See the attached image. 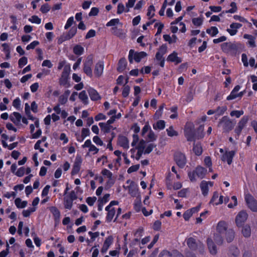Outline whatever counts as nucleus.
I'll return each instance as SVG.
<instances>
[{
	"instance_id": "obj_21",
	"label": "nucleus",
	"mask_w": 257,
	"mask_h": 257,
	"mask_svg": "<svg viewBox=\"0 0 257 257\" xmlns=\"http://www.w3.org/2000/svg\"><path fill=\"white\" fill-rule=\"evenodd\" d=\"M196 175L201 179L203 178L207 172V170L204 168L201 167V166H198L196 167V169L194 170Z\"/></svg>"
},
{
	"instance_id": "obj_11",
	"label": "nucleus",
	"mask_w": 257,
	"mask_h": 257,
	"mask_svg": "<svg viewBox=\"0 0 257 257\" xmlns=\"http://www.w3.org/2000/svg\"><path fill=\"white\" fill-rule=\"evenodd\" d=\"M82 159L81 157L77 156L73 166V168L71 172L72 175L76 174L79 171Z\"/></svg>"
},
{
	"instance_id": "obj_4",
	"label": "nucleus",
	"mask_w": 257,
	"mask_h": 257,
	"mask_svg": "<svg viewBox=\"0 0 257 257\" xmlns=\"http://www.w3.org/2000/svg\"><path fill=\"white\" fill-rule=\"evenodd\" d=\"M184 135L188 141H194L195 139V133L194 126L192 124H187L184 128Z\"/></svg>"
},
{
	"instance_id": "obj_64",
	"label": "nucleus",
	"mask_w": 257,
	"mask_h": 257,
	"mask_svg": "<svg viewBox=\"0 0 257 257\" xmlns=\"http://www.w3.org/2000/svg\"><path fill=\"white\" fill-rule=\"evenodd\" d=\"M96 197H88L87 199H86V202L87 203V204L90 205V206H92L94 202L96 201Z\"/></svg>"
},
{
	"instance_id": "obj_29",
	"label": "nucleus",
	"mask_w": 257,
	"mask_h": 257,
	"mask_svg": "<svg viewBox=\"0 0 257 257\" xmlns=\"http://www.w3.org/2000/svg\"><path fill=\"white\" fill-rule=\"evenodd\" d=\"M126 64L125 59L124 58H121L118 62L117 70L120 72H122L125 69Z\"/></svg>"
},
{
	"instance_id": "obj_5",
	"label": "nucleus",
	"mask_w": 257,
	"mask_h": 257,
	"mask_svg": "<svg viewBox=\"0 0 257 257\" xmlns=\"http://www.w3.org/2000/svg\"><path fill=\"white\" fill-rule=\"evenodd\" d=\"M70 71V66L69 65L64 66L63 71L62 73L61 77L59 80V83L60 85L64 86L66 87L69 86L68 82V79L69 78Z\"/></svg>"
},
{
	"instance_id": "obj_16",
	"label": "nucleus",
	"mask_w": 257,
	"mask_h": 257,
	"mask_svg": "<svg viewBox=\"0 0 257 257\" xmlns=\"http://www.w3.org/2000/svg\"><path fill=\"white\" fill-rule=\"evenodd\" d=\"M129 193L133 197H136L138 194V185L133 181L131 182L130 186L128 187Z\"/></svg>"
},
{
	"instance_id": "obj_35",
	"label": "nucleus",
	"mask_w": 257,
	"mask_h": 257,
	"mask_svg": "<svg viewBox=\"0 0 257 257\" xmlns=\"http://www.w3.org/2000/svg\"><path fill=\"white\" fill-rule=\"evenodd\" d=\"M105 210L108 212L106 216V220L107 222H109L112 220L115 213V211L114 208H109L108 210Z\"/></svg>"
},
{
	"instance_id": "obj_36",
	"label": "nucleus",
	"mask_w": 257,
	"mask_h": 257,
	"mask_svg": "<svg viewBox=\"0 0 257 257\" xmlns=\"http://www.w3.org/2000/svg\"><path fill=\"white\" fill-rule=\"evenodd\" d=\"M111 31L114 35L121 38L124 37V34L121 29H118L117 27H113L111 29Z\"/></svg>"
},
{
	"instance_id": "obj_43",
	"label": "nucleus",
	"mask_w": 257,
	"mask_h": 257,
	"mask_svg": "<svg viewBox=\"0 0 257 257\" xmlns=\"http://www.w3.org/2000/svg\"><path fill=\"white\" fill-rule=\"evenodd\" d=\"M207 33L214 37L218 33V30L216 27H211L210 28L207 29Z\"/></svg>"
},
{
	"instance_id": "obj_33",
	"label": "nucleus",
	"mask_w": 257,
	"mask_h": 257,
	"mask_svg": "<svg viewBox=\"0 0 257 257\" xmlns=\"http://www.w3.org/2000/svg\"><path fill=\"white\" fill-rule=\"evenodd\" d=\"M222 235L217 232L214 235V240L218 245H221L223 242V238Z\"/></svg>"
},
{
	"instance_id": "obj_49",
	"label": "nucleus",
	"mask_w": 257,
	"mask_h": 257,
	"mask_svg": "<svg viewBox=\"0 0 257 257\" xmlns=\"http://www.w3.org/2000/svg\"><path fill=\"white\" fill-rule=\"evenodd\" d=\"M226 110L227 107L225 106L221 107L218 106L215 110V113H217L218 115H221L225 112Z\"/></svg>"
},
{
	"instance_id": "obj_58",
	"label": "nucleus",
	"mask_w": 257,
	"mask_h": 257,
	"mask_svg": "<svg viewBox=\"0 0 257 257\" xmlns=\"http://www.w3.org/2000/svg\"><path fill=\"white\" fill-rule=\"evenodd\" d=\"M50 8L48 4H45L41 6L40 11L43 13H46L49 11Z\"/></svg>"
},
{
	"instance_id": "obj_22",
	"label": "nucleus",
	"mask_w": 257,
	"mask_h": 257,
	"mask_svg": "<svg viewBox=\"0 0 257 257\" xmlns=\"http://www.w3.org/2000/svg\"><path fill=\"white\" fill-rule=\"evenodd\" d=\"M224 234H225L226 240L228 242H231L234 238L235 232L234 230L231 228H229Z\"/></svg>"
},
{
	"instance_id": "obj_34",
	"label": "nucleus",
	"mask_w": 257,
	"mask_h": 257,
	"mask_svg": "<svg viewBox=\"0 0 257 257\" xmlns=\"http://www.w3.org/2000/svg\"><path fill=\"white\" fill-rule=\"evenodd\" d=\"M50 210L53 214L55 221H59L60 213L58 209L56 207H51L50 209Z\"/></svg>"
},
{
	"instance_id": "obj_39",
	"label": "nucleus",
	"mask_w": 257,
	"mask_h": 257,
	"mask_svg": "<svg viewBox=\"0 0 257 257\" xmlns=\"http://www.w3.org/2000/svg\"><path fill=\"white\" fill-rule=\"evenodd\" d=\"M203 130V125H200L197 129V133H195V139L199 140L204 137Z\"/></svg>"
},
{
	"instance_id": "obj_24",
	"label": "nucleus",
	"mask_w": 257,
	"mask_h": 257,
	"mask_svg": "<svg viewBox=\"0 0 257 257\" xmlns=\"http://www.w3.org/2000/svg\"><path fill=\"white\" fill-rule=\"evenodd\" d=\"M10 118L15 124L18 125L21 121L22 116L19 112H14L13 114L10 115Z\"/></svg>"
},
{
	"instance_id": "obj_47",
	"label": "nucleus",
	"mask_w": 257,
	"mask_h": 257,
	"mask_svg": "<svg viewBox=\"0 0 257 257\" xmlns=\"http://www.w3.org/2000/svg\"><path fill=\"white\" fill-rule=\"evenodd\" d=\"M130 91V86L126 84L124 85L123 87V90H122V95L123 97H126L129 94Z\"/></svg>"
},
{
	"instance_id": "obj_53",
	"label": "nucleus",
	"mask_w": 257,
	"mask_h": 257,
	"mask_svg": "<svg viewBox=\"0 0 257 257\" xmlns=\"http://www.w3.org/2000/svg\"><path fill=\"white\" fill-rule=\"evenodd\" d=\"M89 135H90L89 130L88 128H83L82 130V132H81L82 140H83L86 137L89 136Z\"/></svg>"
},
{
	"instance_id": "obj_2",
	"label": "nucleus",
	"mask_w": 257,
	"mask_h": 257,
	"mask_svg": "<svg viewBox=\"0 0 257 257\" xmlns=\"http://www.w3.org/2000/svg\"><path fill=\"white\" fill-rule=\"evenodd\" d=\"M223 52L231 55H235L238 51V45L231 42L224 43L221 45Z\"/></svg>"
},
{
	"instance_id": "obj_10",
	"label": "nucleus",
	"mask_w": 257,
	"mask_h": 257,
	"mask_svg": "<svg viewBox=\"0 0 257 257\" xmlns=\"http://www.w3.org/2000/svg\"><path fill=\"white\" fill-rule=\"evenodd\" d=\"M175 160L177 164L181 168H183L186 164V158L184 154L181 153H177L175 155Z\"/></svg>"
},
{
	"instance_id": "obj_26",
	"label": "nucleus",
	"mask_w": 257,
	"mask_h": 257,
	"mask_svg": "<svg viewBox=\"0 0 257 257\" xmlns=\"http://www.w3.org/2000/svg\"><path fill=\"white\" fill-rule=\"evenodd\" d=\"M193 152L197 156H200L202 153V148L200 143H194Z\"/></svg>"
},
{
	"instance_id": "obj_12",
	"label": "nucleus",
	"mask_w": 257,
	"mask_h": 257,
	"mask_svg": "<svg viewBox=\"0 0 257 257\" xmlns=\"http://www.w3.org/2000/svg\"><path fill=\"white\" fill-rule=\"evenodd\" d=\"M228 229L227 224L226 222L220 221L218 223L216 226L217 233L224 234Z\"/></svg>"
},
{
	"instance_id": "obj_54",
	"label": "nucleus",
	"mask_w": 257,
	"mask_h": 257,
	"mask_svg": "<svg viewBox=\"0 0 257 257\" xmlns=\"http://www.w3.org/2000/svg\"><path fill=\"white\" fill-rule=\"evenodd\" d=\"M156 147V145L154 144H149L147 148L144 150V154H149L150 153L153 149Z\"/></svg>"
},
{
	"instance_id": "obj_31",
	"label": "nucleus",
	"mask_w": 257,
	"mask_h": 257,
	"mask_svg": "<svg viewBox=\"0 0 257 257\" xmlns=\"http://www.w3.org/2000/svg\"><path fill=\"white\" fill-rule=\"evenodd\" d=\"M73 200L68 196H66L64 198V204L65 208L70 209L72 208Z\"/></svg>"
},
{
	"instance_id": "obj_42",
	"label": "nucleus",
	"mask_w": 257,
	"mask_h": 257,
	"mask_svg": "<svg viewBox=\"0 0 257 257\" xmlns=\"http://www.w3.org/2000/svg\"><path fill=\"white\" fill-rule=\"evenodd\" d=\"M165 126V122L164 120H160L157 122L156 124L153 125V128L155 130H163Z\"/></svg>"
},
{
	"instance_id": "obj_32",
	"label": "nucleus",
	"mask_w": 257,
	"mask_h": 257,
	"mask_svg": "<svg viewBox=\"0 0 257 257\" xmlns=\"http://www.w3.org/2000/svg\"><path fill=\"white\" fill-rule=\"evenodd\" d=\"M79 98L83 102L84 104H87L88 103V98L85 90L82 91L79 94Z\"/></svg>"
},
{
	"instance_id": "obj_37",
	"label": "nucleus",
	"mask_w": 257,
	"mask_h": 257,
	"mask_svg": "<svg viewBox=\"0 0 257 257\" xmlns=\"http://www.w3.org/2000/svg\"><path fill=\"white\" fill-rule=\"evenodd\" d=\"M163 38L166 41L168 42L170 44L176 43L178 39L177 36L175 35H173L172 37H171L169 35H164Z\"/></svg>"
},
{
	"instance_id": "obj_20",
	"label": "nucleus",
	"mask_w": 257,
	"mask_h": 257,
	"mask_svg": "<svg viewBox=\"0 0 257 257\" xmlns=\"http://www.w3.org/2000/svg\"><path fill=\"white\" fill-rule=\"evenodd\" d=\"M118 144L119 146L124 149H128L129 147L128 140L127 138L123 136H120L118 137Z\"/></svg>"
},
{
	"instance_id": "obj_44",
	"label": "nucleus",
	"mask_w": 257,
	"mask_h": 257,
	"mask_svg": "<svg viewBox=\"0 0 257 257\" xmlns=\"http://www.w3.org/2000/svg\"><path fill=\"white\" fill-rule=\"evenodd\" d=\"M84 51V48L80 45H77L73 48V52L77 55H81Z\"/></svg>"
},
{
	"instance_id": "obj_13",
	"label": "nucleus",
	"mask_w": 257,
	"mask_h": 257,
	"mask_svg": "<svg viewBox=\"0 0 257 257\" xmlns=\"http://www.w3.org/2000/svg\"><path fill=\"white\" fill-rule=\"evenodd\" d=\"M235 155V152L234 151H231L229 152H226V153L222 156V160L223 161H226L228 165H230L232 162V159Z\"/></svg>"
},
{
	"instance_id": "obj_18",
	"label": "nucleus",
	"mask_w": 257,
	"mask_h": 257,
	"mask_svg": "<svg viewBox=\"0 0 257 257\" xmlns=\"http://www.w3.org/2000/svg\"><path fill=\"white\" fill-rule=\"evenodd\" d=\"M112 242L113 237L112 236H109L107 237L104 242L103 246L101 249V252L103 253L106 252Z\"/></svg>"
},
{
	"instance_id": "obj_59",
	"label": "nucleus",
	"mask_w": 257,
	"mask_h": 257,
	"mask_svg": "<svg viewBox=\"0 0 257 257\" xmlns=\"http://www.w3.org/2000/svg\"><path fill=\"white\" fill-rule=\"evenodd\" d=\"M145 147H146V141H145L143 140H142L140 141L136 149H139V150H142L144 151Z\"/></svg>"
},
{
	"instance_id": "obj_45",
	"label": "nucleus",
	"mask_w": 257,
	"mask_h": 257,
	"mask_svg": "<svg viewBox=\"0 0 257 257\" xmlns=\"http://www.w3.org/2000/svg\"><path fill=\"white\" fill-rule=\"evenodd\" d=\"M164 256H169V257H174V250L172 252H171L167 250H164L161 251L159 254V257H164Z\"/></svg>"
},
{
	"instance_id": "obj_6",
	"label": "nucleus",
	"mask_w": 257,
	"mask_h": 257,
	"mask_svg": "<svg viewBox=\"0 0 257 257\" xmlns=\"http://www.w3.org/2000/svg\"><path fill=\"white\" fill-rule=\"evenodd\" d=\"M93 64V58L91 55L88 56L84 63L83 71L88 76H92L91 66Z\"/></svg>"
},
{
	"instance_id": "obj_51",
	"label": "nucleus",
	"mask_w": 257,
	"mask_h": 257,
	"mask_svg": "<svg viewBox=\"0 0 257 257\" xmlns=\"http://www.w3.org/2000/svg\"><path fill=\"white\" fill-rule=\"evenodd\" d=\"M166 131L168 135L170 137L177 136L178 135V133L174 130L172 126H170Z\"/></svg>"
},
{
	"instance_id": "obj_7",
	"label": "nucleus",
	"mask_w": 257,
	"mask_h": 257,
	"mask_svg": "<svg viewBox=\"0 0 257 257\" xmlns=\"http://www.w3.org/2000/svg\"><path fill=\"white\" fill-rule=\"evenodd\" d=\"M77 32L76 28H72L69 31L61 35L58 40V44H62L63 42L68 40L72 38L76 34Z\"/></svg>"
},
{
	"instance_id": "obj_52",
	"label": "nucleus",
	"mask_w": 257,
	"mask_h": 257,
	"mask_svg": "<svg viewBox=\"0 0 257 257\" xmlns=\"http://www.w3.org/2000/svg\"><path fill=\"white\" fill-rule=\"evenodd\" d=\"M155 7H154V6H153V5L150 6L148 9L147 16L148 17H150V18L153 17L155 15V14L154 13L155 12Z\"/></svg>"
},
{
	"instance_id": "obj_17",
	"label": "nucleus",
	"mask_w": 257,
	"mask_h": 257,
	"mask_svg": "<svg viewBox=\"0 0 257 257\" xmlns=\"http://www.w3.org/2000/svg\"><path fill=\"white\" fill-rule=\"evenodd\" d=\"M242 25L239 23H233L230 25V29H227V31L231 36L235 35L237 32V29L240 28Z\"/></svg>"
},
{
	"instance_id": "obj_28",
	"label": "nucleus",
	"mask_w": 257,
	"mask_h": 257,
	"mask_svg": "<svg viewBox=\"0 0 257 257\" xmlns=\"http://www.w3.org/2000/svg\"><path fill=\"white\" fill-rule=\"evenodd\" d=\"M241 232L244 237L246 238L250 237L251 235V228L250 226L248 224L243 226L241 230Z\"/></svg>"
},
{
	"instance_id": "obj_19",
	"label": "nucleus",
	"mask_w": 257,
	"mask_h": 257,
	"mask_svg": "<svg viewBox=\"0 0 257 257\" xmlns=\"http://www.w3.org/2000/svg\"><path fill=\"white\" fill-rule=\"evenodd\" d=\"M89 96L92 100L95 101L100 99V96L96 90L89 88L87 90Z\"/></svg>"
},
{
	"instance_id": "obj_56",
	"label": "nucleus",
	"mask_w": 257,
	"mask_h": 257,
	"mask_svg": "<svg viewBox=\"0 0 257 257\" xmlns=\"http://www.w3.org/2000/svg\"><path fill=\"white\" fill-rule=\"evenodd\" d=\"M119 23V20L118 19H114L110 20L109 22H108L106 24V26L109 27V26H115L116 24H118Z\"/></svg>"
},
{
	"instance_id": "obj_57",
	"label": "nucleus",
	"mask_w": 257,
	"mask_h": 257,
	"mask_svg": "<svg viewBox=\"0 0 257 257\" xmlns=\"http://www.w3.org/2000/svg\"><path fill=\"white\" fill-rule=\"evenodd\" d=\"M27 63V58L26 57H23L19 60V65L20 68L23 67Z\"/></svg>"
},
{
	"instance_id": "obj_48",
	"label": "nucleus",
	"mask_w": 257,
	"mask_h": 257,
	"mask_svg": "<svg viewBox=\"0 0 257 257\" xmlns=\"http://www.w3.org/2000/svg\"><path fill=\"white\" fill-rule=\"evenodd\" d=\"M243 113V110H233L230 112V115L231 116H235L236 118H239Z\"/></svg>"
},
{
	"instance_id": "obj_9",
	"label": "nucleus",
	"mask_w": 257,
	"mask_h": 257,
	"mask_svg": "<svg viewBox=\"0 0 257 257\" xmlns=\"http://www.w3.org/2000/svg\"><path fill=\"white\" fill-rule=\"evenodd\" d=\"M248 217L247 213L244 211L239 212L235 218V223L237 227H241L246 220Z\"/></svg>"
},
{
	"instance_id": "obj_15",
	"label": "nucleus",
	"mask_w": 257,
	"mask_h": 257,
	"mask_svg": "<svg viewBox=\"0 0 257 257\" xmlns=\"http://www.w3.org/2000/svg\"><path fill=\"white\" fill-rule=\"evenodd\" d=\"M104 68V64L103 61H99L95 66L94 73L97 77H100L102 74Z\"/></svg>"
},
{
	"instance_id": "obj_3",
	"label": "nucleus",
	"mask_w": 257,
	"mask_h": 257,
	"mask_svg": "<svg viewBox=\"0 0 257 257\" xmlns=\"http://www.w3.org/2000/svg\"><path fill=\"white\" fill-rule=\"evenodd\" d=\"M147 56V54L145 52H135L134 50L131 49L129 52L128 54V61L130 63L133 62V60L137 62H139L142 59L145 58Z\"/></svg>"
},
{
	"instance_id": "obj_38",
	"label": "nucleus",
	"mask_w": 257,
	"mask_h": 257,
	"mask_svg": "<svg viewBox=\"0 0 257 257\" xmlns=\"http://www.w3.org/2000/svg\"><path fill=\"white\" fill-rule=\"evenodd\" d=\"M200 188L203 195H207L208 192V183L204 181H202L200 184Z\"/></svg>"
},
{
	"instance_id": "obj_23",
	"label": "nucleus",
	"mask_w": 257,
	"mask_h": 257,
	"mask_svg": "<svg viewBox=\"0 0 257 257\" xmlns=\"http://www.w3.org/2000/svg\"><path fill=\"white\" fill-rule=\"evenodd\" d=\"M186 242L188 247L191 249L195 250L198 247L199 243H197L195 239L193 237L188 238Z\"/></svg>"
},
{
	"instance_id": "obj_46",
	"label": "nucleus",
	"mask_w": 257,
	"mask_h": 257,
	"mask_svg": "<svg viewBox=\"0 0 257 257\" xmlns=\"http://www.w3.org/2000/svg\"><path fill=\"white\" fill-rule=\"evenodd\" d=\"M36 208L35 207L30 208L27 210H24L22 212L23 216L25 217H29L31 213L35 211Z\"/></svg>"
},
{
	"instance_id": "obj_30",
	"label": "nucleus",
	"mask_w": 257,
	"mask_h": 257,
	"mask_svg": "<svg viewBox=\"0 0 257 257\" xmlns=\"http://www.w3.org/2000/svg\"><path fill=\"white\" fill-rule=\"evenodd\" d=\"M15 203L16 206L19 208H24L28 204L27 201H22L21 199L20 198H16L15 199Z\"/></svg>"
},
{
	"instance_id": "obj_14",
	"label": "nucleus",
	"mask_w": 257,
	"mask_h": 257,
	"mask_svg": "<svg viewBox=\"0 0 257 257\" xmlns=\"http://www.w3.org/2000/svg\"><path fill=\"white\" fill-rule=\"evenodd\" d=\"M207 244L210 253L212 255L216 254L217 252V248L212 239L208 238Z\"/></svg>"
},
{
	"instance_id": "obj_25",
	"label": "nucleus",
	"mask_w": 257,
	"mask_h": 257,
	"mask_svg": "<svg viewBox=\"0 0 257 257\" xmlns=\"http://www.w3.org/2000/svg\"><path fill=\"white\" fill-rule=\"evenodd\" d=\"M240 88V86L238 85H236L231 92L230 95L227 96V100H230L237 97L238 91Z\"/></svg>"
},
{
	"instance_id": "obj_55",
	"label": "nucleus",
	"mask_w": 257,
	"mask_h": 257,
	"mask_svg": "<svg viewBox=\"0 0 257 257\" xmlns=\"http://www.w3.org/2000/svg\"><path fill=\"white\" fill-rule=\"evenodd\" d=\"M29 21L32 23H36L39 24L41 23V20L37 16H33L31 18L29 19Z\"/></svg>"
},
{
	"instance_id": "obj_61",
	"label": "nucleus",
	"mask_w": 257,
	"mask_h": 257,
	"mask_svg": "<svg viewBox=\"0 0 257 257\" xmlns=\"http://www.w3.org/2000/svg\"><path fill=\"white\" fill-rule=\"evenodd\" d=\"M74 22V19H73V17H71L70 18H69L67 21V23L65 26V29H68L71 26V25L73 24Z\"/></svg>"
},
{
	"instance_id": "obj_60",
	"label": "nucleus",
	"mask_w": 257,
	"mask_h": 257,
	"mask_svg": "<svg viewBox=\"0 0 257 257\" xmlns=\"http://www.w3.org/2000/svg\"><path fill=\"white\" fill-rule=\"evenodd\" d=\"M140 167V165H135L130 167L127 170L128 173H131L132 172L137 171L139 170Z\"/></svg>"
},
{
	"instance_id": "obj_40",
	"label": "nucleus",
	"mask_w": 257,
	"mask_h": 257,
	"mask_svg": "<svg viewBox=\"0 0 257 257\" xmlns=\"http://www.w3.org/2000/svg\"><path fill=\"white\" fill-rule=\"evenodd\" d=\"M99 125L104 133H109L111 128L112 127L110 125L107 124L103 122H100L99 123Z\"/></svg>"
},
{
	"instance_id": "obj_63",
	"label": "nucleus",
	"mask_w": 257,
	"mask_h": 257,
	"mask_svg": "<svg viewBox=\"0 0 257 257\" xmlns=\"http://www.w3.org/2000/svg\"><path fill=\"white\" fill-rule=\"evenodd\" d=\"M25 172V169L24 167H21L18 169V170L15 173V175L18 177L23 176Z\"/></svg>"
},
{
	"instance_id": "obj_41",
	"label": "nucleus",
	"mask_w": 257,
	"mask_h": 257,
	"mask_svg": "<svg viewBox=\"0 0 257 257\" xmlns=\"http://www.w3.org/2000/svg\"><path fill=\"white\" fill-rule=\"evenodd\" d=\"M248 120V117L247 116H244L241 118V119L239 120L237 126L240 127L241 129L245 126L246 123L247 122Z\"/></svg>"
},
{
	"instance_id": "obj_1",
	"label": "nucleus",
	"mask_w": 257,
	"mask_h": 257,
	"mask_svg": "<svg viewBox=\"0 0 257 257\" xmlns=\"http://www.w3.org/2000/svg\"><path fill=\"white\" fill-rule=\"evenodd\" d=\"M235 121L231 120L228 116H224L220 119L218 126L221 127L223 133H228L234 127Z\"/></svg>"
},
{
	"instance_id": "obj_27",
	"label": "nucleus",
	"mask_w": 257,
	"mask_h": 257,
	"mask_svg": "<svg viewBox=\"0 0 257 257\" xmlns=\"http://www.w3.org/2000/svg\"><path fill=\"white\" fill-rule=\"evenodd\" d=\"M167 61L171 62H176L177 64L181 62V60L177 56V53L176 52H173L172 54L169 55L167 58Z\"/></svg>"
},
{
	"instance_id": "obj_50",
	"label": "nucleus",
	"mask_w": 257,
	"mask_h": 257,
	"mask_svg": "<svg viewBox=\"0 0 257 257\" xmlns=\"http://www.w3.org/2000/svg\"><path fill=\"white\" fill-rule=\"evenodd\" d=\"M203 23V19L201 18H193L192 23L196 26H200Z\"/></svg>"
},
{
	"instance_id": "obj_62",
	"label": "nucleus",
	"mask_w": 257,
	"mask_h": 257,
	"mask_svg": "<svg viewBox=\"0 0 257 257\" xmlns=\"http://www.w3.org/2000/svg\"><path fill=\"white\" fill-rule=\"evenodd\" d=\"M102 174L103 175L106 176L107 178L111 180V178L112 176V174L111 172L107 169H104L102 171Z\"/></svg>"
},
{
	"instance_id": "obj_8",
	"label": "nucleus",
	"mask_w": 257,
	"mask_h": 257,
	"mask_svg": "<svg viewBox=\"0 0 257 257\" xmlns=\"http://www.w3.org/2000/svg\"><path fill=\"white\" fill-rule=\"evenodd\" d=\"M245 200L248 207L254 212L257 211V201L249 194L245 195Z\"/></svg>"
}]
</instances>
